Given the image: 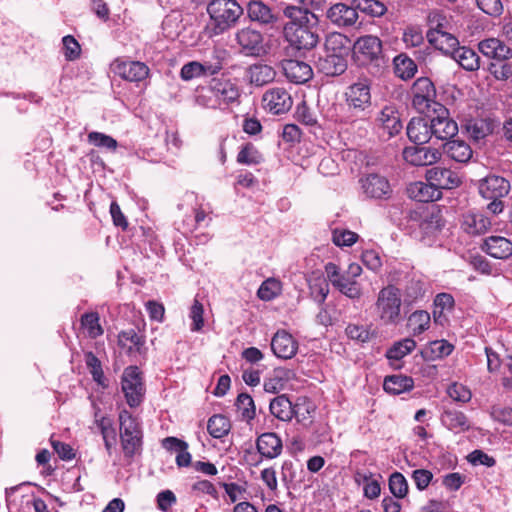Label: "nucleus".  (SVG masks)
Returning a JSON list of instances; mask_svg holds the SVG:
<instances>
[{"mask_svg": "<svg viewBox=\"0 0 512 512\" xmlns=\"http://www.w3.org/2000/svg\"><path fill=\"white\" fill-rule=\"evenodd\" d=\"M346 111L339 115V121L345 124L366 119L371 112V86L367 79L359 80L347 87L345 93Z\"/></svg>", "mask_w": 512, "mask_h": 512, "instance_id": "obj_1", "label": "nucleus"}, {"mask_svg": "<svg viewBox=\"0 0 512 512\" xmlns=\"http://www.w3.org/2000/svg\"><path fill=\"white\" fill-rule=\"evenodd\" d=\"M240 92L236 84L228 79H212L196 96V103L208 109H226L236 102Z\"/></svg>", "mask_w": 512, "mask_h": 512, "instance_id": "obj_2", "label": "nucleus"}, {"mask_svg": "<svg viewBox=\"0 0 512 512\" xmlns=\"http://www.w3.org/2000/svg\"><path fill=\"white\" fill-rule=\"evenodd\" d=\"M319 16L311 15L300 23H286L283 29L286 41L297 50H310L319 42Z\"/></svg>", "mask_w": 512, "mask_h": 512, "instance_id": "obj_3", "label": "nucleus"}, {"mask_svg": "<svg viewBox=\"0 0 512 512\" xmlns=\"http://www.w3.org/2000/svg\"><path fill=\"white\" fill-rule=\"evenodd\" d=\"M207 12L213 25L214 34H222L234 27L243 15V8L236 0H212Z\"/></svg>", "mask_w": 512, "mask_h": 512, "instance_id": "obj_4", "label": "nucleus"}, {"mask_svg": "<svg viewBox=\"0 0 512 512\" xmlns=\"http://www.w3.org/2000/svg\"><path fill=\"white\" fill-rule=\"evenodd\" d=\"M119 424L120 441L124 456L133 458L142 451L143 432L141 425L138 419L126 409L119 413Z\"/></svg>", "mask_w": 512, "mask_h": 512, "instance_id": "obj_5", "label": "nucleus"}, {"mask_svg": "<svg viewBox=\"0 0 512 512\" xmlns=\"http://www.w3.org/2000/svg\"><path fill=\"white\" fill-rule=\"evenodd\" d=\"M478 189L483 198L490 200V203L487 205V210L497 215L504 209L502 199L509 194L511 184L508 179L502 176L490 174L479 181Z\"/></svg>", "mask_w": 512, "mask_h": 512, "instance_id": "obj_6", "label": "nucleus"}, {"mask_svg": "<svg viewBox=\"0 0 512 512\" xmlns=\"http://www.w3.org/2000/svg\"><path fill=\"white\" fill-rule=\"evenodd\" d=\"M401 291L394 285L383 287L375 303L377 314L384 324H396L401 318Z\"/></svg>", "mask_w": 512, "mask_h": 512, "instance_id": "obj_7", "label": "nucleus"}, {"mask_svg": "<svg viewBox=\"0 0 512 512\" xmlns=\"http://www.w3.org/2000/svg\"><path fill=\"white\" fill-rule=\"evenodd\" d=\"M234 41L239 53L246 57H263L270 49L264 34L250 26L238 29Z\"/></svg>", "mask_w": 512, "mask_h": 512, "instance_id": "obj_8", "label": "nucleus"}, {"mask_svg": "<svg viewBox=\"0 0 512 512\" xmlns=\"http://www.w3.org/2000/svg\"><path fill=\"white\" fill-rule=\"evenodd\" d=\"M121 390L130 408H136L142 404L146 388L141 371L137 366H128L124 369L121 377Z\"/></svg>", "mask_w": 512, "mask_h": 512, "instance_id": "obj_9", "label": "nucleus"}, {"mask_svg": "<svg viewBox=\"0 0 512 512\" xmlns=\"http://www.w3.org/2000/svg\"><path fill=\"white\" fill-rule=\"evenodd\" d=\"M412 105L419 113H429L435 111L437 105L436 89L433 82L428 77L418 78L412 85Z\"/></svg>", "mask_w": 512, "mask_h": 512, "instance_id": "obj_10", "label": "nucleus"}, {"mask_svg": "<svg viewBox=\"0 0 512 512\" xmlns=\"http://www.w3.org/2000/svg\"><path fill=\"white\" fill-rule=\"evenodd\" d=\"M361 193L367 199L387 200L391 197L392 188L385 176L370 173L359 180Z\"/></svg>", "mask_w": 512, "mask_h": 512, "instance_id": "obj_11", "label": "nucleus"}, {"mask_svg": "<svg viewBox=\"0 0 512 512\" xmlns=\"http://www.w3.org/2000/svg\"><path fill=\"white\" fill-rule=\"evenodd\" d=\"M431 119L432 136L438 140H449L458 133V125L450 117L449 110L443 105H437Z\"/></svg>", "mask_w": 512, "mask_h": 512, "instance_id": "obj_12", "label": "nucleus"}, {"mask_svg": "<svg viewBox=\"0 0 512 512\" xmlns=\"http://www.w3.org/2000/svg\"><path fill=\"white\" fill-rule=\"evenodd\" d=\"M374 126L381 137L387 140L399 134L403 128L399 113L394 106H384L376 115Z\"/></svg>", "mask_w": 512, "mask_h": 512, "instance_id": "obj_13", "label": "nucleus"}, {"mask_svg": "<svg viewBox=\"0 0 512 512\" xmlns=\"http://www.w3.org/2000/svg\"><path fill=\"white\" fill-rule=\"evenodd\" d=\"M354 55L361 64L375 62L379 65L383 58L382 41L374 35H365L354 44Z\"/></svg>", "mask_w": 512, "mask_h": 512, "instance_id": "obj_14", "label": "nucleus"}, {"mask_svg": "<svg viewBox=\"0 0 512 512\" xmlns=\"http://www.w3.org/2000/svg\"><path fill=\"white\" fill-rule=\"evenodd\" d=\"M326 18L339 28H349L356 25L358 21V12L353 1L351 5L345 3H336L326 11Z\"/></svg>", "mask_w": 512, "mask_h": 512, "instance_id": "obj_15", "label": "nucleus"}, {"mask_svg": "<svg viewBox=\"0 0 512 512\" xmlns=\"http://www.w3.org/2000/svg\"><path fill=\"white\" fill-rule=\"evenodd\" d=\"M402 154L404 160L413 166L433 165L441 156L438 149L421 145L405 147Z\"/></svg>", "mask_w": 512, "mask_h": 512, "instance_id": "obj_16", "label": "nucleus"}, {"mask_svg": "<svg viewBox=\"0 0 512 512\" xmlns=\"http://www.w3.org/2000/svg\"><path fill=\"white\" fill-rule=\"evenodd\" d=\"M263 106L275 115L287 112L292 106L290 94L281 87H275L266 91L262 97Z\"/></svg>", "mask_w": 512, "mask_h": 512, "instance_id": "obj_17", "label": "nucleus"}, {"mask_svg": "<svg viewBox=\"0 0 512 512\" xmlns=\"http://www.w3.org/2000/svg\"><path fill=\"white\" fill-rule=\"evenodd\" d=\"M425 176L426 180L439 191L456 188L461 183V179L456 172L440 166L428 169Z\"/></svg>", "mask_w": 512, "mask_h": 512, "instance_id": "obj_18", "label": "nucleus"}, {"mask_svg": "<svg viewBox=\"0 0 512 512\" xmlns=\"http://www.w3.org/2000/svg\"><path fill=\"white\" fill-rule=\"evenodd\" d=\"M271 349L280 359H291L298 351V342L286 330H278L271 339Z\"/></svg>", "mask_w": 512, "mask_h": 512, "instance_id": "obj_19", "label": "nucleus"}, {"mask_svg": "<svg viewBox=\"0 0 512 512\" xmlns=\"http://www.w3.org/2000/svg\"><path fill=\"white\" fill-rule=\"evenodd\" d=\"M256 449L261 459H276L283 451L282 439L275 432H264L256 439Z\"/></svg>", "mask_w": 512, "mask_h": 512, "instance_id": "obj_20", "label": "nucleus"}, {"mask_svg": "<svg viewBox=\"0 0 512 512\" xmlns=\"http://www.w3.org/2000/svg\"><path fill=\"white\" fill-rule=\"evenodd\" d=\"M491 225V219L481 211L471 210L462 216L461 228L469 235H482L491 228Z\"/></svg>", "mask_w": 512, "mask_h": 512, "instance_id": "obj_21", "label": "nucleus"}, {"mask_svg": "<svg viewBox=\"0 0 512 512\" xmlns=\"http://www.w3.org/2000/svg\"><path fill=\"white\" fill-rule=\"evenodd\" d=\"M281 65L285 77L292 83L304 84L313 76V70L306 62L286 59L282 61Z\"/></svg>", "mask_w": 512, "mask_h": 512, "instance_id": "obj_22", "label": "nucleus"}, {"mask_svg": "<svg viewBox=\"0 0 512 512\" xmlns=\"http://www.w3.org/2000/svg\"><path fill=\"white\" fill-rule=\"evenodd\" d=\"M409 140L416 145H423L431 140V119L426 117H413L406 128Z\"/></svg>", "mask_w": 512, "mask_h": 512, "instance_id": "obj_23", "label": "nucleus"}, {"mask_svg": "<svg viewBox=\"0 0 512 512\" xmlns=\"http://www.w3.org/2000/svg\"><path fill=\"white\" fill-rule=\"evenodd\" d=\"M113 69L115 74L130 82H140L149 74L146 64L139 61H116Z\"/></svg>", "mask_w": 512, "mask_h": 512, "instance_id": "obj_24", "label": "nucleus"}, {"mask_svg": "<svg viewBox=\"0 0 512 512\" xmlns=\"http://www.w3.org/2000/svg\"><path fill=\"white\" fill-rule=\"evenodd\" d=\"M316 68L326 76L342 75L347 70V57L324 53V55L319 56Z\"/></svg>", "mask_w": 512, "mask_h": 512, "instance_id": "obj_25", "label": "nucleus"}, {"mask_svg": "<svg viewBox=\"0 0 512 512\" xmlns=\"http://www.w3.org/2000/svg\"><path fill=\"white\" fill-rule=\"evenodd\" d=\"M478 49L484 56L496 61H507L512 58V49L498 38L480 41Z\"/></svg>", "mask_w": 512, "mask_h": 512, "instance_id": "obj_26", "label": "nucleus"}, {"mask_svg": "<svg viewBox=\"0 0 512 512\" xmlns=\"http://www.w3.org/2000/svg\"><path fill=\"white\" fill-rule=\"evenodd\" d=\"M483 251L496 259H508L512 256V242L503 236L492 235L484 240Z\"/></svg>", "mask_w": 512, "mask_h": 512, "instance_id": "obj_27", "label": "nucleus"}, {"mask_svg": "<svg viewBox=\"0 0 512 512\" xmlns=\"http://www.w3.org/2000/svg\"><path fill=\"white\" fill-rule=\"evenodd\" d=\"M441 423L455 434L468 431L471 427L467 416L460 410L444 407L441 414Z\"/></svg>", "mask_w": 512, "mask_h": 512, "instance_id": "obj_28", "label": "nucleus"}, {"mask_svg": "<svg viewBox=\"0 0 512 512\" xmlns=\"http://www.w3.org/2000/svg\"><path fill=\"white\" fill-rule=\"evenodd\" d=\"M221 70L220 63L209 64V63H199L197 61H192L185 64L180 71V76L184 81H189L195 78H199L201 76L206 75H214Z\"/></svg>", "mask_w": 512, "mask_h": 512, "instance_id": "obj_29", "label": "nucleus"}, {"mask_svg": "<svg viewBox=\"0 0 512 512\" xmlns=\"http://www.w3.org/2000/svg\"><path fill=\"white\" fill-rule=\"evenodd\" d=\"M428 40L436 49L442 51L446 55L452 56L454 51L459 48L458 39L447 32L441 30L431 31L427 35Z\"/></svg>", "mask_w": 512, "mask_h": 512, "instance_id": "obj_30", "label": "nucleus"}, {"mask_svg": "<svg viewBox=\"0 0 512 512\" xmlns=\"http://www.w3.org/2000/svg\"><path fill=\"white\" fill-rule=\"evenodd\" d=\"M145 337L138 334L134 329L121 331L118 335V344L126 349L127 354H142L145 349Z\"/></svg>", "mask_w": 512, "mask_h": 512, "instance_id": "obj_31", "label": "nucleus"}, {"mask_svg": "<svg viewBox=\"0 0 512 512\" xmlns=\"http://www.w3.org/2000/svg\"><path fill=\"white\" fill-rule=\"evenodd\" d=\"M410 198L418 202H433L441 198L442 192L435 188L430 182H415L408 188Z\"/></svg>", "mask_w": 512, "mask_h": 512, "instance_id": "obj_32", "label": "nucleus"}, {"mask_svg": "<svg viewBox=\"0 0 512 512\" xmlns=\"http://www.w3.org/2000/svg\"><path fill=\"white\" fill-rule=\"evenodd\" d=\"M246 75L251 84L264 86L275 79L276 71L268 64L256 63L248 67Z\"/></svg>", "mask_w": 512, "mask_h": 512, "instance_id": "obj_33", "label": "nucleus"}, {"mask_svg": "<svg viewBox=\"0 0 512 512\" xmlns=\"http://www.w3.org/2000/svg\"><path fill=\"white\" fill-rule=\"evenodd\" d=\"M247 14L251 21L258 22L261 25L273 24L277 17L272 9L262 1H250L247 6Z\"/></svg>", "mask_w": 512, "mask_h": 512, "instance_id": "obj_34", "label": "nucleus"}, {"mask_svg": "<svg viewBox=\"0 0 512 512\" xmlns=\"http://www.w3.org/2000/svg\"><path fill=\"white\" fill-rule=\"evenodd\" d=\"M446 155L458 163H467L473 155L470 145L463 140H450L444 144Z\"/></svg>", "mask_w": 512, "mask_h": 512, "instance_id": "obj_35", "label": "nucleus"}, {"mask_svg": "<svg viewBox=\"0 0 512 512\" xmlns=\"http://www.w3.org/2000/svg\"><path fill=\"white\" fill-rule=\"evenodd\" d=\"M325 53L347 57L350 51V39L342 33L332 32L326 36Z\"/></svg>", "mask_w": 512, "mask_h": 512, "instance_id": "obj_36", "label": "nucleus"}, {"mask_svg": "<svg viewBox=\"0 0 512 512\" xmlns=\"http://www.w3.org/2000/svg\"><path fill=\"white\" fill-rule=\"evenodd\" d=\"M294 404L290 401L287 395L282 394L270 401L269 410L271 414L277 419L288 422L293 418Z\"/></svg>", "mask_w": 512, "mask_h": 512, "instance_id": "obj_37", "label": "nucleus"}, {"mask_svg": "<svg viewBox=\"0 0 512 512\" xmlns=\"http://www.w3.org/2000/svg\"><path fill=\"white\" fill-rule=\"evenodd\" d=\"M414 387V381L411 377L396 374L387 376L384 379L383 389L385 392L393 395H399L410 391Z\"/></svg>", "mask_w": 512, "mask_h": 512, "instance_id": "obj_38", "label": "nucleus"}, {"mask_svg": "<svg viewBox=\"0 0 512 512\" xmlns=\"http://www.w3.org/2000/svg\"><path fill=\"white\" fill-rule=\"evenodd\" d=\"M451 57L467 71H475L480 67V57L469 47L459 46Z\"/></svg>", "mask_w": 512, "mask_h": 512, "instance_id": "obj_39", "label": "nucleus"}, {"mask_svg": "<svg viewBox=\"0 0 512 512\" xmlns=\"http://www.w3.org/2000/svg\"><path fill=\"white\" fill-rule=\"evenodd\" d=\"M454 346L447 340H434L428 343L422 351V356L427 361L444 358L452 353Z\"/></svg>", "mask_w": 512, "mask_h": 512, "instance_id": "obj_40", "label": "nucleus"}, {"mask_svg": "<svg viewBox=\"0 0 512 512\" xmlns=\"http://www.w3.org/2000/svg\"><path fill=\"white\" fill-rule=\"evenodd\" d=\"M393 64L396 76L403 80L413 78L417 72V65L414 60L404 53L397 55L393 60Z\"/></svg>", "mask_w": 512, "mask_h": 512, "instance_id": "obj_41", "label": "nucleus"}, {"mask_svg": "<svg viewBox=\"0 0 512 512\" xmlns=\"http://www.w3.org/2000/svg\"><path fill=\"white\" fill-rule=\"evenodd\" d=\"M430 314L424 310L414 311L407 319V328L413 336H418L430 327Z\"/></svg>", "mask_w": 512, "mask_h": 512, "instance_id": "obj_42", "label": "nucleus"}, {"mask_svg": "<svg viewBox=\"0 0 512 512\" xmlns=\"http://www.w3.org/2000/svg\"><path fill=\"white\" fill-rule=\"evenodd\" d=\"M416 348V342L410 337L396 341L387 351L386 357L390 361H399Z\"/></svg>", "mask_w": 512, "mask_h": 512, "instance_id": "obj_43", "label": "nucleus"}, {"mask_svg": "<svg viewBox=\"0 0 512 512\" xmlns=\"http://www.w3.org/2000/svg\"><path fill=\"white\" fill-rule=\"evenodd\" d=\"M231 429L230 420L221 414L211 416L207 423L208 433L216 439L226 436Z\"/></svg>", "mask_w": 512, "mask_h": 512, "instance_id": "obj_44", "label": "nucleus"}, {"mask_svg": "<svg viewBox=\"0 0 512 512\" xmlns=\"http://www.w3.org/2000/svg\"><path fill=\"white\" fill-rule=\"evenodd\" d=\"M345 333L350 340L360 344L369 342L375 334L370 325L355 323L348 324Z\"/></svg>", "mask_w": 512, "mask_h": 512, "instance_id": "obj_45", "label": "nucleus"}, {"mask_svg": "<svg viewBox=\"0 0 512 512\" xmlns=\"http://www.w3.org/2000/svg\"><path fill=\"white\" fill-rule=\"evenodd\" d=\"M357 12L361 11L369 17H381L387 12L386 5L379 0H353Z\"/></svg>", "mask_w": 512, "mask_h": 512, "instance_id": "obj_46", "label": "nucleus"}, {"mask_svg": "<svg viewBox=\"0 0 512 512\" xmlns=\"http://www.w3.org/2000/svg\"><path fill=\"white\" fill-rule=\"evenodd\" d=\"M340 293L350 299H359L362 295L360 284L343 274L333 285Z\"/></svg>", "mask_w": 512, "mask_h": 512, "instance_id": "obj_47", "label": "nucleus"}, {"mask_svg": "<svg viewBox=\"0 0 512 512\" xmlns=\"http://www.w3.org/2000/svg\"><path fill=\"white\" fill-rule=\"evenodd\" d=\"M235 406L244 420L249 422L255 418V404L253 398L249 394L240 393L237 396Z\"/></svg>", "mask_w": 512, "mask_h": 512, "instance_id": "obj_48", "label": "nucleus"}, {"mask_svg": "<svg viewBox=\"0 0 512 512\" xmlns=\"http://www.w3.org/2000/svg\"><path fill=\"white\" fill-rule=\"evenodd\" d=\"M281 282L275 278H268L260 285L257 295L263 301H271L281 293Z\"/></svg>", "mask_w": 512, "mask_h": 512, "instance_id": "obj_49", "label": "nucleus"}, {"mask_svg": "<svg viewBox=\"0 0 512 512\" xmlns=\"http://www.w3.org/2000/svg\"><path fill=\"white\" fill-rule=\"evenodd\" d=\"M81 325L87 331L91 338H97L103 334V329L100 325V318L97 312L85 313L81 316Z\"/></svg>", "mask_w": 512, "mask_h": 512, "instance_id": "obj_50", "label": "nucleus"}, {"mask_svg": "<svg viewBox=\"0 0 512 512\" xmlns=\"http://www.w3.org/2000/svg\"><path fill=\"white\" fill-rule=\"evenodd\" d=\"M389 490L395 498L402 499L408 493V483L400 472H394L389 477Z\"/></svg>", "mask_w": 512, "mask_h": 512, "instance_id": "obj_51", "label": "nucleus"}, {"mask_svg": "<svg viewBox=\"0 0 512 512\" xmlns=\"http://www.w3.org/2000/svg\"><path fill=\"white\" fill-rule=\"evenodd\" d=\"M88 142L96 147L105 148L111 151H115L118 146L116 139L107 134L96 131L88 134Z\"/></svg>", "mask_w": 512, "mask_h": 512, "instance_id": "obj_52", "label": "nucleus"}, {"mask_svg": "<svg viewBox=\"0 0 512 512\" xmlns=\"http://www.w3.org/2000/svg\"><path fill=\"white\" fill-rule=\"evenodd\" d=\"M204 307L198 299H194V302L190 308L189 318L192 320L190 330L192 332H199L204 326Z\"/></svg>", "mask_w": 512, "mask_h": 512, "instance_id": "obj_53", "label": "nucleus"}, {"mask_svg": "<svg viewBox=\"0 0 512 512\" xmlns=\"http://www.w3.org/2000/svg\"><path fill=\"white\" fill-rule=\"evenodd\" d=\"M358 239V235L347 229H334L332 232V241L339 247H350Z\"/></svg>", "mask_w": 512, "mask_h": 512, "instance_id": "obj_54", "label": "nucleus"}, {"mask_svg": "<svg viewBox=\"0 0 512 512\" xmlns=\"http://www.w3.org/2000/svg\"><path fill=\"white\" fill-rule=\"evenodd\" d=\"M490 74L499 81H506L512 76V63L497 61L489 65Z\"/></svg>", "mask_w": 512, "mask_h": 512, "instance_id": "obj_55", "label": "nucleus"}, {"mask_svg": "<svg viewBox=\"0 0 512 512\" xmlns=\"http://www.w3.org/2000/svg\"><path fill=\"white\" fill-rule=\"evenodd\" d=\"M261 161V155L257 149L251 145H245L237 155V162L239 164L252 165L258 164Z\"/></svg>", "mask_w": 512, "mask_h": 512, "instance_id": "obj_56", "label": "nucleus"}, {"mask_svg": "<svg viewBox=\"0 0 512 512\" xmlns=\"http://www.w3.org/2000/svg\"><path fill=\"white\" fill-rule=\"evenodd\" d=\"M295 117L299 122L306 126L313 127L317 125V117L315 113L305 102H302L297 105Z\"/></svg>", "mask_w": 512, "mask_h": 512, "instance_id": "obj_57", "label": "nucleus"}, {"mask_svg": "<svg viewBox=\"0 0 512 512\" xmlns=\"http://www.w3.org/2000/svg\"><path fill=\"white\" fill-rule=\"evenodd\" d=\"M63 51L66 60L74 61L79 58L81 48L78 41L71 35L64 36L62 39Z\"/></svg>", "mask_w": 512, "mask_h": 512, "instance_id": "obj_58", "label": "nucleus"}, {"mask_svg": "<svg viewBox=\"0 0 512 512\" xmlns=\"http://www.w3.org/2000/svg\"><path fill=\"white\" fill-rule=\"evenodd\" d=\"M449 397L456 402L466 403L471 400V391L464 385L453 383L447 389Z\"/></svg>", "mask_w": 512, "mask_h": 512, "instance_id": "obj_59", "label": "nucleus"}, {"mask_svg": "<svg viewBox=\"0 0 512 512\" xmlns=\"http://www.w3.org/2000/svg\"><path fill=\"white\" fill-rule=\"evenodd\" d=\"M477 6L489 16H499L503 11L501 0H476Z\"/></svg>", "mask_w": 512, "mask_h": 512, "instance_id": "obj_60", "label": "nucleus"}, {"mask_svg": "<svg viewBox=\"0 0 512 512\" xmlns=\"http://www.w3.org/2000/svg\"><path fill=\"white\" fill-rule=\"evenodd\" d=\"M284 15L289 17L291 20L288 23H300V21L304 20L306 17L311 15H317L315 12H310L308 8H300L296 6H287L284 9Z\"/></svg>", "mask_w": 512, "mask_h": 512, "instance_id": "obj_61", "label": "nucleus"}, {"mask_svg": "<svg viewBox=\"0 0 512 512\" xmlns=\"http://www.w3.org/2000/svg\"><path fill=\"white\" fill-rule=\"evenodd\" d=\"M491 416L494 420L505 425H512V408L506 406H493L491 409Z\"/></svg>", "mask_w": 512, "mask_h": 512, "instance_id": "obj_62", "label": "nucleus"}, {"mask_svg": "<svg viewBox=\"0 0 512 512\" xmlns=\"http://www.w3.org/2000/svg\"><path fill=\"white\" fill-rule=\"evenodd\" d=\"M412 478L415 482V485L418 490L423 491L425 490L428 485L430 484L433 474L426 469H417L413 471Z\"/></svg>", "mask_w": 512, "mask_h": 512, "instance_id": "obj_63", "label": "nucleus"}, {"mask_svg": "<svg viewBox=\"0 0 512 512\" xmlns=\"http://www.w3.org/2000/svg\"><path fill=\"white\" fill-rule=\"evenodd\" d=\"M403 41L407 47H418L423 43L424 38L421 31L410 27L404 31Z\"/></svg>", "mask_w": 512, "mask_h": 512, "instance_id": "obj_64", "label": "nucleus"}]
</instances>
